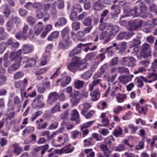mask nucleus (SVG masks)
I'll return each instance as SVG.
<instances>
[{
  "label": "nucleus",
  "mask_w": 157,
  "mask_h": 157,
  "mask_svg": "<svg viewBox=\"0 0 157 157\" xmlns=\"http://www.w3.org/2000/svg\"><path fill=\"white\" fill-rule=\"evenodd\" d=\"M92 74L91 71H88L83 73L81 75L82 78L85 80L88 79L91 76Z\"/></svg>",
  "instance_id": "obj_29"
},
{
  "label": "nucleus",
  "mask_w": 157,
  "mask_h": 157,
  "mask_svg": "<svg viewBox=\"0 0 157 157\" xmlns=\"http://www.w3.org/2000/svg\"><path fill=\"white\" fill-rule=\"evenodd\" d=\"M108 67V65L107 64L105 63L101 67V74L105 73L106 71H107Z\"/></svg>",
  "instance_id": "obj_57"
},
{
  "label": "nucleus",
  "mask_w": 157,
  "mask_h": 157,
  "mask_svg": "<svg viewBox=\"0 0 157 157\" xmlns=\"http://www.w3.org/2000/svg\"><path fill=\"white\" fill-rule=\"evenodd\" d=\"M77 14L76 12L73 11H72L70 14V18L72 21H75L78 20Z\"/></svg>",
  "instance_id": "obj_43"
},
{
  "label": "nucleus",
  "mask_w": 157,
  "mask_h": 157,
  "mask_svg": "<svg viewBox=\"0 0 157 157\" xmlns=\"http://www.w3.org/2000/svg\"><path fill=\"white\" fill-rule=\"evenodd\" d=\"M126 43L125 42H122L118 44L115 43H113V46L114 47H115V49L121 52L124 50L126 48Z\"/></svg>",
  "instance_id": "obj_12"
},
{
  "label": "nucleus",
  "mask_w": 157,
  "mask_h": 157,
  "mask_svg": "<svg viewBox=\"0 0 157 157\" xmlns=\"http://www.w3.org/2000/svg\"><path fill=\"white\" fill-rule=\"evenodd\" d=\"M27 21L29 25H33L36 22V20L35 18L32 16H29L27 18Z\"/></svg>",
  "instance_id": "obj_48"
},
{
  "label": "nucleus",
  "mask_w": 157,
  "mask_h": 157,
  "mask_svg": "<svg viewBox=\"0 0 157 157\" xmlns=\"http://www.w3.org/2000/svg\"><path fill=\"white\" fill-rule=\"evenodd\" d=\"M96 55V52L89 53L86 55V58L87 60L90 59L94 57Z\"/></svg>",
  "instance_id": "obj_62"
},
{
  "label": "nucleus",
  "mask_w": 157,
  "mask_h": 157,
  "mask_svg": "<svg viewBox=\"0 0 157 157\" xmlns=\"http://www.w3.org/2000/svg\"><path fill=\"white\" fill-rule=\"evenodd\" d=\"M117 71L120 74L124 73L126 74H128L129 73L128 68L124 67H118L117 68Z\"/></svg>",
  "instance_id": "obj_30"
},
{
  "label": "nucleus",
  "mask_w": 157,
  "mask_h": 157,
  "mask_svg": "<svg viewBox=\"0 0 157 157\" xmlns=\"http://www.w3.org/2000/svg\"><path fill=\"white\" fill-rule=\"evenodd\" d=\"M36 16L38 19H41L43 18L45 16V14L42 11V10L40 9H37L36 11Z\"/></svg>",
  "instance_id": "obj_38"
},
{
  "label": "nucleus",
  "mask_w": 157,
  "mask_h": 157,
  "mask_svg": "<svg viewBox=\"0 0 157 157\" xmlns=\"http://www.w3.org/2000/svg\"><path fill=\"white\" fill-rule=\"evenodd\" d=\"M122 129L120 127H118L117 129H115L113 132V135L116 137L120 136L122 134Z\"/></svg>",
  "instance_id": "obj_36"
},
{
  "label": "nucleus",
  "mask_w": 157,
  "mask_h": 157,
  "mask_svg": "<svg viewBox=\"0 0 157 157\" xmlns=\"http://www.w3.org/2000/svg\"><path fill=\"white\" fill-rule=\"evenodd\" d=\"M59 97V95L56 92H51L48 95V101L50 105H52L57 100Z\"/></svg>",
  "instance_id": "obj_7"
},
{
  "label": "nucleus",
  "mask_w": 157,
  "mask_h": 157,
  "mask_svg": "<svg viewBox=\"0 0 157 157\" xmlns=\"http://www.w3.org/2000/svg\"><path fill=\"white\" fill-rule=\"evenodd\" d=\"M74 11L75 12L77 13L78 12H80L82 11V9L81 6L79 5H75L74 6Z\"/></svg>",
  "instance_id": "obj_61"
},
{
  "label": "nucleus",
  "mask_w": 157,
  "mask_h": 157,
  "mask_svg": "<svg viewBox=\"0 0 157 157\" xmlns=\"http://www.w3.org/2000/svg\"><path fill=\"white\" fill-rule=\"evenodd\" d=\"M60 103L58 102L56 105L51 109V113H54L58 112L60 111Z\"/></svg>",
  "instance_id": "obj_25"
},
{
  "label": "nucleus",
  "mask_w": 157,
  "mask_h": 157,
  "mask_svg": "<svg viewBox=\"0 0 157 157\" xmlns=\"http://www.w3.org/2000/svg\"><path fill=\"white\" fill-rule=\"evenodd\" d=\"M132 115V113L130 111H129L124 116L122 117V118L123 120H124L129 119Z\"/></svg>",
  "instance_id": "obj_64"
},
{
  "label": "nucleus",
  "mask_w": 157,
  "mask_h": 157,
  "mask_svg": "<svg viewBox=\"0 0 157 157\" xmlns=\"http://www.w3.org/2000/svg\"><path fill=\"white\" fill-rule=\"evenodd\" d=\"M62 39L59 42V46L60 48H65L71 44V42L70 39L62 38Z\"/></svg>",
  "instance_id": "obj_10"
},
{
  "label": "nucleus",
  "mask_w": 157,
  "mask_h": 157,
  "mask_svg": "<svg viewBox=\"0 0 157 157\" xmlns=\"http://www.w3.org/2000/svg\"><path fill=\"white\" fill-rule=\"evenodd\" d=\"M92 19L91 18L88 17L85 18L83 21V24L85 26H90L92 25H91Z\"/></svg>",
  "instance_id": "obj_34"
},
{
  "label": "nucleus",
  "mask_w": 157,
  "mask_h": 157,
  "mask_svg": "<svg viewBox=\"0 0 157 157\" xmlns=\"http://www.w3.org/2000/svg\"><path fill=\"white\" fill-rule=\"evenodd\" d=\"M7 48L6 44L5 42L0 43V53H2Z\"/></svg>",
  "instance_id": "obj_49"
},
{
  "label": "nucleus",
  "mask_w": 157,
  "mask_h": 157,
  "mask_svg": "<svg viewBox=\"0 0 157 157\" xmlns=\"http://www.w3.org/2000/svg\"><path fill=\"white\" fill-rule=\"evenodd\" d=\"M80 99L79 98L72 97L70 101L73 105H75L78 103Z\"/></svg>",
  "instance_id": "obj_53"
},
{
  "label": "nucleus",
  "mask_w": 157,
  "mask_h": 157,
  "mask_svg": "<svg viewBox=\"0 0 157 157\" xmlns=\"http://www.w3.org/2000/svg\"><path fill=\"white\" fill-rule=\"evenodd\" d=\"M33 50V47L28 45H24L23 46L22 50L24 54H28L32 52Z\"/></svg>",
  "instance_id": "obj_24"
},
{
  "label": "nucleus",
  "mask_w": 157,
  "mask_h": 157,
  "mask_svg": "<svg viewBox=\"0 0 157 157\" xmlns=\"http://www.w3.org/2000/svg\"><path fill=\"white\" fill-rule=\"evenodd\" d=\"M126 96L125 94H119L117 97V99L119 102H122L123 101L124 99L126 98Z\"/></svg>",
  "instance_id": "obj_45"
},
{
  "label": "nucleus",
  "mask_w": 157,
  "mask_h": 157,
  "mask_svg": "<svg viewBox=\"0 0 157 157\" xmlns=\"http://www.w3.org/2000/svg\"><path fill=\"white\" fill-rule=\"evenodd\" d=\"M138 10V9L137 7H135L132 10H131L130 11L129 13L128 14V16H139V14H138L137 13V10Z\"/></svg>",
  "instance_id": "obj_35"
},
{
  "label": "nucleus",
  "mask_w": 157,
  "mask_h": 157,
  "mask_svg": "<svg viewBox=\"0 0 157 157\" xmlns=\"http://www.w3.org/2000/svg\"><path fill=\"white\" fill-rule=\"evenodd\" d=\"M92 138H89L84 140V145L86 146H90L94 144V141L92 140Z\"/></svg>",
  "instance_id": "obj_37"
},
{
  "label": "nucleus",
  "mask_w": 157,
  "mask_h": 157,
  "mask_svg": "<svg viewBox=\"0 0 157 157\" xmlns=\"http://www.w3.org/2000/svg\"><path fill=\"white\" fill-rule=\"evenodd\" d=\"M95 113L94 111L91 110L88 112L85 113L84 114H82L86 118L88 119L91 117Z\"/></svg>",
  "instance_id": "obj_46"
},
{
  "label": "nucleus",
  "mask_w": 157,
  "mask_h": 157,
  "mask_svg": "<svg viewBox=\"0 0 157 157\" xmlns=\"http://www.w3.org/2000/svg\"><path fill=\"white\" fill-rule=\"evenodd\" d=\"M42 84L46 90L50 89L52 87L50 85V82L49 81L43 80Z\"/></svg>",
  "instance_id": "obj_39"
},
{
  "label": "nucleus",
  "mask_w": 157,
  "mask_h": 157,
  "mask_svg": "<svg viewBox=\"0 0 157 157\" xmlns=\"http://www.w3.org/2000/svg\"><path fill=\"white\" fill-rule=\"evenodd\" d=\"M115 148L116 149H115V150L118 151H121L125 149L124 145L122 144H119Z\"/></svg>",
  "instance_id": "obj_54"
},
{
  "label": "nucleus",
  "mask_w": 157,
  "mask_h": 157,
  "mask_svg": "<svg viewBox=\"0 0 157 157\" xmlns=\"http://www.w3.org/2000/svg\"><path fill=\"white\" fill-rule=\"evenodd\" d=\"M100 93L98 90H96L91 92L90 95L92 97V100L93 101H97L100 97Z\"/></svg>",
  "instance_id": "obj_16"
},
{
  "label": "nucleus",
  "mask_w": 157,
  "mask_h": 157,
  "mask_svg": "<svg viewBox=\"0 0 157 157\" xmlns=\"http://www.w3.org/2000/svg\"><path fill=\"white\" fill-rule=\"evenodd\" d=\"M101 150L102 151H108L109 150L108 146L105 144H102L100 146Z\"/></svg>",
  "instance_id": "obj_59"
},
{
  "label": "nucleus",
  "mask_w": 157,
  "mask_h": 157,
  "mask_svg": "<svg viewBox=\"0 0 157 157\" xmlns=\"http://www.w3.org/2000/svg\"><path fill=\"white\" fill-rule=\"evenodd\" d=\"M141 43L140 39L139 38L138 36L136 38L133 39L131 43V45L132 46H136L139 45Z\"/></svg>",
  "instance_id": "obj_32"
},
{
  "label": "nucleus",
  "mask_w": 157,
  "mask_h": 157,
  "mask_svg": "<svg viewBox=\"0 0 157 157\" xmlns=\"http://www.w3.org/2000/svg\"><path fill=\"white\" fill-rule=\"evenodd\" d=\"M109 12V10H105L102 12L101 14V17L100 19V22H101L103 21L104 18L107 16Z\"/></svg>",
  "instance_id": "obj_51"
},
{
  "label": "nucleus",
  "mask_w": 157,
  "mask_h": 157,
  "mask_svg": "<svg viewBox=\"0 0 157 157\" xmlns=\"http://www.w3.org/2000/svg\"><path fill=\"white\" fill-rule=\"evenodd\" d=\"M77 71H81L87 67L88 64L86 62H79V60H77Z\"/></svg>",
  "instance_id": "obj_17"
},
{
  "label": "nucleus",
  "mask_w": 157,
  "mask_h": 157,
  "mask_svg": "<svg viewBox=\"0 0 157 157\" xmlns=\"http://www.w3.org/2000/svg\"><path fill=\"white\" fill-rule=\"evenodd\" d=\"M79 117V113L76 109H75L73 110L72 111L71 120L72 121H75L78 119Z\"/></svg>",
  "instance_id": "obj_26"
},
{
  "label": "nucleus",
  "mask_w": 157,
  "mask_h": 157,
  "mask_svg": "<svg viewBox=\"0 0 157 157\" xmlns=\"http://www.w3.org/2000/svg\"><path fill=\"white\" fill-rule=\"evenodd\" d=\"M83 107L81 111V114H84L85 113H86L89 108L91 107V105L89 103L86 102L82 104Z\"/></svg>",
  "instance_id": "obj_27"
},
{
  "label": "nucleus",
  "mask_w": 157,
  "mask_h": 157,
  "mask_svg": "<svg viewBox=\"0 0 157 157\" xmlns=\"http://www.w3.org/2000/svg\"><path fill=\"white\" fill-rule=\"evenodd\" d=\"M136 59L133 57H124L123 58L121 63L128 67L133 68L136 65Z\"/></svg>",
  "instance_id": "obj_2"
},
{
  "label": "nucleus",
  "mask_w": 157,
  "mask_h": 157,
  "mask_svg": "<svg viewBox=\"0 0 157 157\" xmlns=\"http://www.w3.org/2000/svg\"><path fill=\"white\" fill-rule=\"evenodd\" d=\"M107 27V30H110L108 32L109 36H115L119 30V27L117 26L113 25L111 23L109 24Z\"/></svg>",
  "instance_id": "obj_5"
},
{
  "label": "nucleus",
  "mask_w": 157,
  "mask_h": 157,
  "mask_svg": "<svg viewBox=\"0 0 157 157\" xmlns=\"http://www.w3.org/2000/svg\"><path fill=\"white\" fill-rule=\"evenodd\" d=\"M40 95L38 96L33 100L32 105L33 107L35 108L38 107L40 108H43L44 105V103H43L40 100Z\"/></svg>",
  "instance_id": "obj_9"
},
{
  "label": "nucleus",
  "mask_w": 157,
  "mask_h": 157,
  "mask_svg": "<svg viewBox=\"0 0 157 157\" xmlns=\"http://www.w3.org/2000/svg\"><path fill=\"white\" fill-rule=\"evenodd\" d=\"M135 24L134 21H130L128 22L129 32H133V31H136L138 30Z\"/></svg>",
  "instance_id": "obj_21"
},
{
  "label": "nucleus",
  "mask_w": 157,
  "mask_h": 157,
  "mask_svg": "<svg viewBox=\"0 0 157 157\" xmlns=\"http://www.w3.org/2000/svg\"><path fill=\"white\" fill-rule=\"evenodd\" d=\"M70 29L68 27L65 28L61 32L62 38H66L70 39L69 35Z\"/></svg>",
  "instance_id": "obj_19"
},
{
  "label": "nucleus",
  "mask_w": 157,
  "mask_h": 157,
  "mask_svg": "<svg viewBox=\"0 0 157 157\" xmlns=\"http://www.w3.org/2000/svg\"><path fill=\"white\" fill-rule=\"evenodd\" d=\"M87 14V13L85 12H83L80 14L78 17V20L80 21L86 17Z\"/></svg>",
  "instance_id": "obj_60"
},
{
  "label": "nucleus",
  "mask_w": 157,
  "mask_h": 157,
  "mask_svg": "<svg viewBox=\"0 0 157 157\" xmlns=\"http://www.w3.org/2000/svg\"><path fill=\"white\" fill-rule=\"evenodd\" d=\"M118 62V58L117 57H115L112 59L110 61V63L109 65L110 66L113 67L117 64Z\"/></svg>",
  "instance_id": "obj_47"
},
{
  "label": "nucleus",
  "mask_w": 157,
  "mask_h": 157,
  "mask_svg": "<svg viewBox=\"0 0 157 157\" xmlns=\"http://www.w3.org/2000/svg\"><path fill=\"white\" fill-rule=\"evenodd\" d=\"M35 28L36 29L34 32L37 35L40 33L43 29L44 27L42 23L41 22H39Z\"/></svg>",
  "instance_id": "obj_22"
},
{
  "label": "nucleus",
  "mask_w": 157,
  "mask_h": 157,
  "mask_svg": "<svg viewBox=\"0 0 157 157\" xmlns=\"http://www.w3.org/2000/svg\"><path fill=\"white\" fill-rule=\"evenodd\" d=\"M36 64V61L35 59L33 58L29 59L27 63L25 65L26 67H29L32 66Z\"/></svg>",
  "instance_id": "obj_41"
},
{
  "label": "nucleus",
  "mask_w": 157,
  "mask_h": 157,
  "mask_svg": "<svg viewBox=\"0 0 157 157\" xmlns=\"http://www.w3.org/2000/svg\"><path fill=\"white\" fill-rule=\"evenodd\" d=\"M91 44H82L80 43L78 45V46L72 49L69 53V56L73 57L76 54H80L81 52L82 47H86Z\"/></svg>",
  "instance_id": "obj_4"
},
{
  "label": "nucleus",
  "mask_w": 157,
  "mask_h": 157,
  "mask_svg": "<svg viewBox=\"0 0 157 157\" xmlns=\"http://www.w3.org/2000/svg\"><path fill=\"white\" fill-rule=\"evenodd\" d=\"M48 124V123L47 122H45L42 124H41L40 123L38 124V126L37 127V128L38 129L40 130L41 129H44L46 128V127Z\"/></svg>",
  "instance_id": "obj_55"
},
{
  "label": "nucleus",
  "mask_w": 157,
  "mask_h": 157,
  "mask_svg": "<svg viewBox=\"0 0 157 157\" xmlns=\"http://www.w3.org/2000/svg\"><path fill=\"white\" fill-rule=\"evenodd\" d=\"M24 76V74L21 71H18L16 72L14 75V78L15 79H19Z\"/></svg>",
  "instance_id": "obj_50"
},
{
  "label": "nucleus",
  "mask_w": 157,
  "mask_h": 157,
  "mask_svg": "<svg viewBox=\"0 0 157 157\" xmlns=\"http://www.w3.org/2000/svg\"><path fill=\"white\" fill-rule=\"evenodd\" d=\"M105 6L99 0L95 2L93 6V9L97 11L101 10Z\"/></svg>",
  "instance_id": "obj_14"
},
{
  "label": "nucleus",
  "mask_w": 157,
  "mask_h": 157,
  "mask_svg": "<svg viewBox=\"0 0 157 157\" xmlns=\"http://www.w3.org/2000/svg\"><path fill=\"white\" fill-rule=\"evenodd\" d=\"M84 84V82L83 81L77 80L74 82V87L77 89L80 90L83 88Z\"/></svg>",
  "instance_id": "obj_15"
},
{
  "label": "nucleus",
  "mask_w": 157,
  "mask_h": 157,
  "mask_svg": "<svg viewBox=\"0 0 157 157\" xmlns=\"http://www.w3.org/2000/svg\"><path fill=\"white\" fill-rule=\"evenodd\" d=\"M81 23L78 22H75L72 24L71 26L72 29L76 31H77L80 28Z\"/></svg>",
  "instance_id": "obj_40"
},
{
  "label": "nucleus",
  "mask_w": 157,
  "mask_h": 157,
  "mask_svg": "<svg viewBox=\"0 0 157 157\" xmlns=\"http://www.w3.org/2000/svg\"><path fill=\"white\" fill-rule=\"evenodd\" d=\"M9 57L11 61L16 60L15 62H17V57L16 55V53L14 52H11Z\"/></svg>",
  "instance_id": "obj_56"
},
{
  "label": "nucleus",
  "mask_w": 157,
  "mask_h": 157,
  "mask_svg": "<svg viewBox=\"0 0 157 157\" xmlns=\"http://www.w3.org/2000/svg\"><path fill=\"white\" fill-rule=\"evenodd\" d=\"M69 114V110H67L60 116V118L61 119H66L68 118Z\"/></svg>",
  "instance_id": "obj_52"
},
{
  "label": "nucleus",
  "mask_w": 157,
  "mask_h": 157,
  "mask_svg": "<svg viewBox=\"0 0 157 157\" xmlns=\"http://www.w3.org/2000/svg\"><path fill=\"white\" fill-rule=\"evenodd\" d=\"M67 23V20L64 17H61L59 18L57 22L55 23V25L56 27L58 26H62L65 25Z\"/></svg>",
  "instance_id": "obj_23"
},
{
  "label": "nucleus",
  "mask_w": 157,
  "mask_h": 157,
  "mask_svg": "<svg viewBox=\"0 0 157 157\" xmlns=\"http://www.w3.org/2000/svg\"><path fill=\"white\" fill-rule=\"evenodd\" d=\"M134 34L133 32H122L120 33L117 37V39L118 40H121L123 39H128L131 37Z\"/></svg>",
  "instance_id": "obj_6"
},
{
  "label": "nucleus",
  "mask_w": 157,
  "mask_h": 157,
  "mask_svg": "<svg viewBox=\"0 0 157 157\" xmlns=\"http://www.w3.org/2000/svg\"><path fill=\"white\" fill-rule=\"evenodd\" d=\"M6 26L7 28V29L8 31H10L11 30L13 27V25L11 22L10 21H8L6 24Z\"/></svg>",
  "instance_id": "obj_63"
},
{
  "label": "nucleus",
  "mask_w": 157,
  "mask_h": 157,
  "mask_svg": "<svg viewBox=\"0 0 157 157\" xmlns=\"http://www.w3.org/2000/svg\"><path fill=\"white\" fill-rule=\"evenodd\" d=\"M14 150L13 151V152L17 155H19L23 151L22 148L20 147L18 144H15L13 145Z\"/></svg>",
  "instance_id": "obj_20"
},
{
  "label": "nucleus",
  "mask_w": 157,
  "mask_h": 157,
  "mask_svg": "<svg viewBox=\"0 0 157 157\" xmlns=\"http://www.w3.org/2000/svg\"><path fill=\"white\" fill-rule=\"evenodd\" d=\"M140 12L139 14V16L143 18H145L147 17L150 16V13L146 12L148 9L144 5V4H141L140 6Z\"/></svg>",
  "instance_id": "obj_8"
},
{
  "label": "nucleus",
  "mask_w": 157,
  "mask_h": 157,
  "mask_svg": "<svg viewBox=\"0 0 157 157\" xmlns=\"http://www.w3.org/2000/svg\"><path fill=\"white\" fill-rule=\"evenodd\" d=\"M93 123V121H90L86 122V123H84L81 126V130H83L85 128H88V127H89L91 125H92Z\"/></svg>",
  "instance_id": "obj_44"
},
{
  "label": "nucleus",
  "mask_w": 157,
  "mask_h": 157,
  "mask_svg": "<svg viewBox=\"0 0 157 157\" xmlns=\"http://www.w3.org/2000/svg\"><path fill=\"white\" fill-rule=\"evenodd\" d=\"M15 53L17 57V62L21 63V57H20V56L22 53L21 50L19 49Z\"/></svg>",
  "instance_id": "obj_58"
},
{
  "label": "nucleus",
  "mask_w": 157,
  "mask_h": 157,
  "mask_svg": "<svg viewBox=\"0 0 157 157\" xmlns=\"http://www.w3.org/2000/svg\"><path fill=\"white\" fill-rule=\"evenodd\" d=\"M10 7L7 5L5 6V10L4 12V14L5 17L7 18L10 14Z\"/></svg>",
  "instance_id": "obj_33"
},
{
  "label": "nucleus",
  "mask_w": 157,
  "mask_h": 157,
  "mask_svg": "<svg viewBox=\"0 0 157 157\" xmlns=\"http://www.w3.org/2000/svg\"><path fill=\"white\" fill-rule=\"evenodd\" d=\"M133 21L136 23L135 24H136V25L138 29L142 27L143 22V20H139L136 19H134Z\"/></svg>",
  "instance_id": "obj_42"
},
{
  "label": "nucleus",
  "mask_w": 157,
  "mask_h": 157,
  "mask_svg": "<svg viewBox=\"0 0 157 157\" xmlns=\"http://www.w3.org/2000/svg\"><path fill=\"white\" fill-rule=\"evenodd\" d=\"M151 45L147 43H144L141 46L140 56L137 57L138 59L141 60L142 58L146 59L151 56Z\"/></svg>",
  "instance_id": "obj_1"
},
{
  "label": "nucleus",
  "mask_w": 157,
  "mask_h": 157,
  "mask_svg": "<svg viewBox=\"0 0 157 157\" xmlns=\"http://www.w3.org/2000/svg\"><path fill=\"white\" fill-rule=\"evenodd\" d=\"M77 60H79V58L76 56L72 59V61L67 64V69L75 73L77 69Z\"/></svg>",
  "instance_id": "obj_3"
},
{
  "label": "nucleus",
  "mask_w": 157,
  "mask_h": 157,
  "mask_svg": "<svg viewBox=\"0 0 157 157\" xmlns=\"http://www.w3.org/2000/svg\"><path fill=\"white\" fill-rule=\"evenodd\" d=\"M20 62H15L11 67L8 68V72L10 73H11L17 70L20 66Z\"/></svg>",
  "instance_id": "obj_13"
},
{
  "label": "nucleus",
  "mask_w": 157,
  "mask_h": 157,
  "mask_svg": "<svg viewBox=\"0 0 157 157\" xmlns=\"http://www.w3.org/2000/svg\"><path fill=\"white\" fill-rule=\"evenodd\" d=\"M111 10L119 14L121 12V9L119 4H113L111 7Z\"/></svg>",
  "instance_id": "obj_31"
},
{
  "label": "nucleus",
  "mask_w": 157,
  "mask_h": 157,
  "mask_svg": "<svg viewBox=\"0 0 157 157\" xmlns=\"http://www.w3.org/2000/svg\"><path fill=\"white\" fill-rule=\"evenodd\" d=\"M27 37L28 36L25 33H24L23 32H19L15 35L16 38L18 40L21 39L25 40L27 38Z\"/></svg>",
  "instance_id": "obj_28"
},
{
  "label": "nucleus",
  "mask_w": 157,
  "mask_h": 157,
  "mask_svg": "<svg viewBox=\"0 0 157 157\" xmlns=\"http://www.w3.org/2000/svg\"><path fill=\"white\" fill-rule=\"evenodd\" d=\"M132 79L131 76L125 75L123 76H120L119 77V80L122 83L125 84L130 81Z\"/></svg>",
  "instance_id": "obj_18"
},
{
  "label": "nucleus",
  "mask_w": 157,
  "mask_h": 157,
  "mask_svg": "<svg viewBox=\"0 0 157 157\" xmlns=\"http://www.w3.org/2000/svg\"><path fill=\"white\" fill-rule=\"evenodd\" d=\"M5 70L0 67V86L5 84L7 80L6 76L3 74L5 73Z\"/></svg>",
  "instance_id": "obj_11"
}]
</instances>
